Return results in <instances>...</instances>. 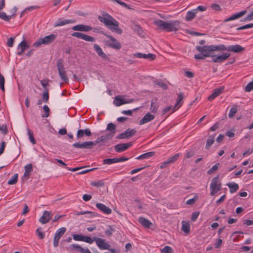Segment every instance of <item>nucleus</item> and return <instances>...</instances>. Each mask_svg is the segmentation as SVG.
<instances>
[{
  "mask_svg": "<svg viewBox=\"0 0 253 253\" xmlns=\"http://www.w3.org/2000/svg\"><path fill=\"white\" fill-rule=\"evenodd\" d=\"M196 48L201 53L194 55V58L196 59L204 60L206 57H211L212 62L221 63L226 60L230 55L229 53H224L219 55L212 54V52L214 51H227V47L223 44L197 46Z\"/></svg>",
  "mask_w": 253,
  "mask_h": 253,
  "instance_id": "nucleus-1",
  "label": "nucleus"
},
{
  "mask_svg": "<svg viewBox=\"0 0 253 253\" xmlns=\"http://www.w3.org/2000/svg\"><path fill=\"white\" fill-rule=\"evenodd\" d=\"M98 19L111 31L118 34H122L123 31L119 28V22L108 13L103 12L102 15H99Z\"/></svg>",
  "mask_w": 253,
  "mask_h": 253,
  "instance_id": "nucleus-2",
  "label": "nucleus"
},
{
  "mask_svg": "<svg viewBox=\"0 0 253 253\" xmlns=\"http://www.w3.org/2000/svg\"><path fill=\"white\" fill-rule=\"evenodd\" d=\"M154 23L161 29L166 30L168 32H176L179 27L180 21L174 20L168 22L162 20H158Z\"/></svg>",
  "mask_w": 253,
  "mask_h": 253,
  "instance_id": "nucleus-3",
  "label": "nucleus"
},
{
  "mask_svg": "<svg viewBox=\"0 0 253 253\" xmlns=\"http://www.w3.org/2000/svg\"><path fill=\"white\" fill-rule=\"evenodd\" d=\"M57 36L54 34H50L45 36L43 38H40L33 44V46L38 47L42 44H49L54 41Z\"/></svg>",
  "mask_w": 253,
  "mask_h": 253,
  "instance_id": "nucleus-4",
  "label": "nucleus"
},
{
  "mask_svg": "<svg viewBox=\"0 0 253 253\" xmlns=\"http://www.w3.org/2000/svg\"><path fill=\"white\" fill-rule=\"evenodd\" d=\"M56 65L60 78L63 82L68 83L69 79L65 70L63 60L61 58L58 59Z\"/></svg>",
  "mask_w": 253,
  "mask_h": 253,
  "instance_id": "nucleus-5",
  "label": "nucleus"
},
{
  "mask_svg": "<svg viewBox=\"0 0 253 253\" xmlns=\"http://www.w3.org/2000/svg\"><path fill=\"white\" fill-rule=\"evenodd\" d=\"M221 189V184L219 182V175L212 178L210 184L211 195L214 196L215 193Z\"/></svg>",
  "mask_w": 253,
  "mask_h": 253,
  "instance_id": "nucleus-6",
  "label": "nucleus"
},
{
  "mask_svg": "<svg viewBox=\"0 0 253 253\" xmlns=\"http://www.w3.org/2000/svg\"><path fill=\"white\" fill-rule=\"evenodd\" d=\"M106 37L110 40V41L107 42V44L108 46L117 50L121 48V44L115 38L109 35H106Z\"/></svg>",
  "mask_w": 253,
  "mask_h": 253,
  "instance_id": "nucleus-7",
  "label": "nucleus"
},
{
  "mask_svg": "<svg viewBox=\"0 0 253 253\" xmlns=\"http://www.w3.org/2000/svg\"><path fill=\"white\" fill-rule=\"evenodd\" d=\"M66 229L65 227H61L56 232L54 239H53V246L57 247L59 244V241L60 238L64 235L66 232Z\"/></svg>",
  "mask_w": 253,
  "mask_h": 253,
  "instance_id": "nucleus-8",
  "label": "nucleus"
},
{
  "mask_svg": "<svg viewBox=\"0 0 253 253\" xmlns=\"http://www.w3.org/2000/svg\"><path fill=\"white\" fill-rule=\"evenodd\" d=\"M95 242L97 246L100 250L109 249V247H110V245L109 243L106 242L105 240L104 239L96 237Z\"/></svg>",
  "mask_w": 253,
  "mask_h": 253,
  "instance_id": "nucleus-9",
  "label": "nucleus"
},
{
  "mask_svg": "<svg viewBox=\"0 0 253 253\" xmlns=\"http://www.w3.org/2000/svg\"><path fill=\"white\" fill-rule=\"evenodd\" d=\"M136 132V131L135 129L129 128L126 130L118 135L117 138L119 139L129 138L134 135Z\"/></svg>",
  "mask_w": 253,
  "mask_h": 253,
  "instance_id": "nucleus-10",
  "label": "nucleus"
},
{
  "mask_svg": "<svg viewBox=\"0 0 253 253\" xmlns=\"http://www.w3.org/2000/svg\"><path fill=\"white\" fill-rule=\"evenodd\" d=\"M72 36L74 37H76L78 39L84 40V41L87 42H95V39L93 37L85 35L82 33L74 32L72 34Z\"/></svg>",
  "mask_w": 253,
  "mask_h": 253,
  "instance_id": "nucleus-11",
  "label": "nucleus"
},
{
  "mask_svg": "<svg viewBox=\"0 0 253 253\" xmlns=\"http://www.w3.org/2000/svg\"><path fill=\"white\" fill-rule=\"evenodd\" d=\"M131 145V143H120L115 146L114 149L117 152H122L127 149Z\"/></svg>",
  "mask_w": 253,
  "mask_h": 253,
  "instance_id": "nucleus-12",
  "label": "nucleus"
},
{
  "mask_svg": "<svg viewBox=\"0 0 253 253\" xmlns=\"http://www.w3.org/2000/svg\"><path fill=\"white\" fill-rule=\"evenodd\" d=\"M52 213L50 211H45L42 217H40L39 221L42 224H45L48 222L51 219Z\"/></svg>",
  "mask_w": 253,
  "mask_h": 253,
  "instance_id": "nucleus-13",
  "label": "nucleus"
},
{
  "mask_svg": "<svg viewBox=\"0 0 253 253\" xmlns=\"http://www.w3.org/2000/svg\"><path fill=\"white\" fill-rule=\"evenodd\" d=\"M72 30L76 31L88 32L92 29V27L88 25L79 24L72 27Z\"/></svg>",
  "mask_w": 253,
  "mask_h": 253,
  "instance_id": "nucleus-14",
  "label": "nucleus"
},
{
  "mask_svg": "<svg viewBox=\"0 0 253 253\" xmlns=\"http://www.w3.org/2000/svg\"><path fill=\"white\" fill-rule=\"evenodd\" d=\"M245 48L239 44L231 45L227 46V51L229 52L240 53L243 52Z\"/></svg>",
  "mask_w": 253,
  "mask_h": 253,
  "instance_id": "nucleus-15",
  "label": "nucleus"
},
{
  "mask_svg": "<svg viewBox=\"0 0 253 253\" xmlns=\"http://www.w3.org/2000/svg\"><path fill=\"white\" fill-rule=\"evenodd\" d=\"M94 49L97 53L98 55L101 57L102 59L104 60H109V58L108 56L106 55V54L103 51L101 48L100 47V46L97 44H94L93 45Z\"/></svg>",
  "mask_w": 253,
  "mask_h": 253,
  "instance_id": "nucleus-16",
  "label": "nucleus"
},
{
  "mask_svg": "<svg viewBox=\"0 0 253 253\" xmlns=\"http://www.w3.org/2000/svg\"><path fill=\"white\" fill-rule=\"evenodd\" d=\"M134 56L139 58L148 59L150 60H153L156 58V55L152 53L144 54L142 53H136L134 54Z\"/></svg>",
  "mask_w": 253,
  "mask_h": 253,
  "instance_id": "nucleus-17",
  "label": "nucleus"
},
{
  "mask_svg": "<svg viewBox=\"0 0 253 253\" xmlns=\"http://www.w3.org/2000/svg\"><path fill=\"white\" fill-rule=\"evenodd\" d=\"M29 47L30 46L27 44V42L25 40L22 41L18 46V49H20V51L17 52V55H21L25 50L28 49Z\"/></svg>",
  "mask_w": 253,
  "mask_h": 253,
  "instance_id": "nucleus-18",
  "label": "nucleus"
},
{
  "mask_svg": "<svg viewBox=\"0 0 253 253\" xmlns=\"http://www.w3.org/2000/svg\"><path fill=\"white\" fill-rule=\"evenodd\" d=\"M224 88V87L222 86L214 89L212 94L208 97V100L209 101H212L218 96L223 92Z\"/></svg>",
  "mask_w": 253,
  "mask_h": 253,
  "instance_id": "nucleus-19",
  "label": "nucleus"
},
{
  "mask_svg": "<svg viewBox=\"0 0 253 253\" xmlns=\"http://www.w3.org/2000/svg\"><path fill=\"white\" fill-rule=\"evenodd\" d=\"M76 22L75 19H58L57 21L55 23L54 27H59L69 23H74Z\"/></svg>",
  "mask_w": 253,
  "mask_h": 253,
  "instance_id": "nucleus-20",
  "label": "nucleus"
},
{
  "mask_svg": "<svg viewBox=\"0 0 253 253\" xmlns=\"http://www.w3.org/2000/svg\"><path fill=\"white\" fill-rule=\"evenodd\" d=\"M247 12L246 10L240 11L238 13H235L228 18L225 19L224 20V22H227L231 20H233L238 18H239L244 15Z\"/></svg>",
  "mask_w": 253,
  "mask_h": 253,
  "instance_id": "nucleus-21",
  "label": "nucleus"
},
{
  "mask_svg": "<svg viewBox=\"0 0 253 253\" xmlns=\"http://www.w3.org/2000/svg\"><path fill=\"white\" fill-rule=\"evenodd\" d=\"M96 206L100 211L105 214H109L112 212V210L110 208L102 203H97Z\"/></svg>",
  "mask_w": 253,
  "mask_h": 253,
  "instance_id": "nucleus-22",
  "label": "nucleus"
},
{
  "mask_svg": "<svg viewBox=\"0 0 253 253\" xmlns=\"http://www.w3.org/2000/svg\"><path fill=\"white\" fill-rule=\"evenodd\" d=\"M154 116L150 113H147L140 121L139 125H142L154 119Z\"/></svg>",
  "mask_w": 253,
  "mask_h": 253,
  "instance_id": "nucleus-23",
  "label": "nucleus"
},
{
  "mask_svg": "<svg viewBox=\"0 0 253 253\" xmlns=\"http://www.w3.org/2000/svg\"><path fill=\"white\" fill-rule=\"evenodd\" d=\"M125 99L123 98V96L121 95L117 96L115 97L114 100V104L116 106H120L123 104H126Z\"/></svg>",
  "mask_w": 253,
  "mask_h": 253,
  "instance_id": "nucleus-24",
  "label": "nucleus"
},
{
  "mask_svg": "<svg viewBox=\"0 0 253 253\" xmlns=\"http://www.w3.org/2000/svg\"><path fill=\"white\" fill-rule=\"evenodd\" d=\"M138 221L140 224L146 228H150V226L153 225L149 220L143 217H139Z\"/></svg>",
  "mask_w": 253,
  "mask_h": 253,
  "instance_id": "nucleus-25",
  "label": "nucleus"
},
{
  "mask_svg": "<svg viewBox=\"0 0 253 253\" xmlns=\"http://www.w3.org/2000/svg\"><path fill=\"white\" fill-rule=\"evenodd\" d=\"M24 169L25 172L24 173L23 177L22 178L23 180L24 178L25 177H27V178H29L30 173L33 171V167L31 164H29L25 166Z\"/></svg>",
  "mask_w": 253,
  "mask_h": 253,
  "instance_id": "nucleus-26",
  "label": "nucleus"
},
{
  "mask_svg": "<svg viewBox=\"0 0 253 253\" xmlns=\"http://www.w3.org/2000/svg\"><path fill=\"white\" fill-rule=\"evenodd\" d=\"M196 14V9H193L192 10L188 11L185 16V20L187 21H190L193 20Z\"/></svg>",
  "mask_w": 253,
  "mask_h": 253,
  "instance_id": "nucleus-27",
  "label": "nucleus"
},
{
  "mask_svg": "<svg viewBox=\"0 0 253 253\" xmlns=\"http://www.w3.org/2000/svg\"><path fill=\"white\" fill-rule=\"evenodd\" d=\"M183 98V93L182 92L179 93L178 94V97H177L176 102L174 106L173 107L172 112H175L180 107V106H178V105L181 102V101H182Z\"/></svg>",
  "mask_w": 253,
  "mask_h": 253,
  "instance_id": "nucleus-28",
  "label": "nucleus"
},
{
  "mask_svg": "<svg viewBox=\"0 0 253 253\" xmlns=\"http://www.w3.org/2000/svg\"><path fill=\"white\" fill-rule=\"evenodd\" d=\"M155 154V152H149L146 153L141 155L136 158L137 160H143L145 159H148L150 157H153Z\"/></svg>",
  "mask_w": 253,
  "mask_h": 253,
  "instance_id": "nucleus-29",
  "label": "nucleus"
},
{
  "mask_svg": "<svg viewBox=\"0 0 253 253\" xmlns=\"http://www.w3.org/2000/svg\"><path fill=\"white\" fill-rule=\"evenodd\" d=\"M227 185L230 188V192L231 193L236 192L239 189V185L238 184L233 182L227 184Z\"/></svg>",
  "mask_w": 253,
  "mask_h": 253,
  "instance_id": "nucleus-30",
  "label": "nucleus"
},
{
  "mask_svg": "<svg viewBox=\"0 0 253 253\" xmlns=\"http://www.w3.org/2000/svg\"><path fill=\"white\" fill-rule=\"evenodd\" d=\"M190 226L188 222L183 221L182 222L181 230L186 234L190 232Z\"/></svg>",
  "mask_w": 253,
  "mask_h": 253,
  "instance_id": "nucleus-31",
  "label": "nucleus"
},
{
  "mask_svg": "<svg viewBox=\"0 0 253 253\" xmlns=\"http://www.w3.org/2000/svg\"><path fill=\"white\" fill-rule=\"evenodd\" d=\"M83 143V149H91L95 143L93 141H85Z\"/></svg>",
  "mask_w": 253,
  "mask_h": 253,
  "instance_id": "nucleus-32",
  "label": "nucleus"
},
{
  "mask_svg": "<svg viewBox=\"0 0 253 253\" xmlns=\"http://www.w3.org/2000/svg\"><path fill=\"white\" fill-rule=\"evenodd\" d=\"M115 128L116 127H106V129L110 131V133L105 135L107 140H110L112 138L115 133Z\"/></svg>",
  "mask_w": 253,
  "mask_h": 253,
  "instance_id": "nucleus-33",
  "label": "nucleus"
},
{
  "mask_svg": "<svg viewBox=\"0 0 253 253\" xmlns=\"http://www.w3.org/2000/svg\"><path fill=\"white\" fill-rule=\"evenodd\" d=\"M27 133H28V135L29 136V139L30 142L33 144H35L36 143V141L34 138V133H33V131H32L29 128H28L27 129Z\"/></svg>",
  "mask_w": 253,
  "mask_h": 253,
  "instance_id": "nucleus-34",
  "label": "nucleus"
},
{
  "mask_svg": "<svg viewBox=\"0 0 253 253\" xmlns=\"http://www.w3.org/2000/svg\"><path fill=\"white\" fill-rule=\"evenodd\" d=\"M214 141V136L212 135H211L209 137V138L207 140L205 148L206 149H209V148L212 145Z\"/></svg>",
  "mask_w": 253,
  "mask_h": 253,
  "instance_id": "nucleus-35",
  "label": "nucleus"
},
{
  "mask_svg": "<svg viewBox=\"0 0 253 253\" xmlns=\"http://www.w3.org/2000/svg\"><path fill=\"white\" fill-rule=\"evenodd\" d=\"M180 156V154L178 153H177L175 154L174 156L169 158L167 161H168V163L169 164H173L175 163L176 161L178 160Z\"/></svg>",
  "mask_w": 253,
  "mask_h": 253,
  "instance_id": "nucleus-36",
  "label": "nucleus"
},
{
  "mask_svg": "<svg viewBox=\"0 0 253 253\" xmlns=\"http://www.w3.org/2000/svg\"><path fill=\"white\" fill-rule=\"evenodd\" d=\"M18 174L17 173H15L12 176V177L10 179H9L8 182H7V183L9 184V185H13V184H15L16 183V182H17V180H18Z\"/></svg>",
  "mask_w": 253,
  "mask_h": 253,
  "instance_id": "nucleus-37",
  "label": "nucleus"
},
{
  "mask_svg": "<svg viewBox=\"0 0 253 253\" xmlns=\"http://www.w3.org/2000/svg\"><path fill=\"white\" fill-rule=\"evenodd\" d=\"M95 239H96V236L91 238L89 236L84 235L83 241L88 244H92L93 242H95Z\"/></svg>",
  "mask_w": 253,
  "mask_h": 253,
  "instance_id": "nucleus-38",
  "label": "nucleus"
},
{
  "mask_svg": "<svg viewBox=\"0 0 253 253\" xmlns=\"http://www.w3.org/2000/svg\"><path fill=\"white\" fill-rule=\"evenodd\" d=\"M49 99L48 89H44L42 92V100L44 103H47Z\"/></svg>",
  "mask_w": 253,
  "mask_h": 253,
  "instance_id": "nucleus-39",
  "label": "nucleus"
},
{
  "mask_svg": "<svg viewBox=\"0 0 253 253\" xmlns=\"http://www.w3.org/2000/svg\"><path fill=\"white\" fill-rule=\"evenodd\" d=\"M90 185L92 186L96 187H100L104 186V182L102 180H99L98 181H92L90 183Z\"/></svg>",
  "mask_w": 253,
  "mask_h": 253,
  "instance_id": "nucleus-40",
  "label": "nucleus"
},
{
  "mask_svg": "<svg viewBox=\"0 0 253 253\" xmlns=\"http://www.w3.org/2000/svg\"><path fill=\"white\" fill-rule=\"evenodd\" d=\"M36 233L40 239H43L45 237V234L42 232L41 227H39L36 230Z\"/></svg>",
  "mask_w": 253,
  "mask_h": 253,
  "instance_id": "nucleus-41",
  "label": "nucleus"
},
{
  "mask_svg": "<svg viewBox=\"0 0 253 253\" xmlns=\"http://www.w3.org/2000/svg\"><path fill=\"white\" fill-rule=\"evenodd\" d=\"M70 250H76L77 251L81 252L83 251V249L81 246L77 244H72L68 248Z\"/></svg>",
  "mask_w": 253,
  "mask_h": 253,
  "instance_id": "nucleus-42",
  "label": "nucleus"
},
{
  "mask_svg": "<svg viewBox=\"0 0 253 253\" xmlns=\"http://www.w3.org/2000/svg\"><path fill=\"white\" fill-rule=\"evenodd\" d=\"M11 18L12 16L7 15L4 12L0 11V18L4 20L5 21H9Z\"/></svg>",
  "mask_w": 253,
  "mask_h": 253,
  "instance_id": "nucleus-43",
  "label": "nucleus"
},
{
  "mask_svg": "<svg viewBox=\"0 0 253 253\" xmlns=\"http://www.w3.org/2000/svg\"><path fill=\"white\" fill-rule=\"evenodd\" d=\"M4 78L3 76L0 73V89L3 91L4 92Z\"/></svg>",
  "mask_w": 253,
  "mask_h": 253,
  "instance_id": "nucleus-44",
  "label": "nucleus"
},
{
  "mask_svg": "<svg viewBox=\"0 0 253 253\" xmlns=\"http://www.w3.org/2000/svg\"><path fill=\"white\" fill-rule=\"evenodd\" d=\"M219 163H217L213 165L211 169H209L207 171L208 174H211L213 173L215 171L217 170L218 169Z\"/></svg>",
  "mask_w": 253,
  "mask_h": 253,
  "instance_id": "nucleus-45",
  "label": "nucleus"
},
{
  "mask_svg": "<svg viewBox=\"0 0 253 253\" xmlns=\"http://www.w3.org/2000/svg\"><path fill=\"white\" fill-rule=\"evenodd\" d=\"M115 231V229L113 228L112 226L110 225L108 229H106L105 231V235L108 236H111L113 232Z\"/></svg>",
  "mask_w": 253,
  "mask_h": 253,
  "instance_id": "nucleus-46",
  "label": "nucleus"
},
{
  "mask_svg": "<svg viewBox=\"0 0 253 253\" xmlns=\"http://www.w3.org/2000/svg\"><path fill=\"white\" fill-rule=\"evenodd\" d=\"M133 29L137 34L139 36L142 35V30L140 26L137 25H135L133 28Z\"/></svg>",
  "mask_w": 253,
  "mask_h": 253,
  "instance_id": "nucleus-47",
  "label": "nucleus"
},
{
  "mask_svg": "<svg viewBox=\"0 0 253 253\" xmlns=\"http://www.w3.org/2000/svg\"><path fill=\"white\" fill-rule=\"evenodd\" d=\"M155 84L158 85H159L160 87L162 88L163 89L166 90L168 89V85L164 83H163L162 81H155Z\"/></svg>",
  "mask_w": 253,
  "mask_h": 253,
  "instance_id": "nucleus-48",
  "label": "nucleus"
},
{
  "mask_svg": "<svg viewBox=\"0 0 253 253\" xmlns=\"http://www.w3.org/2000/svg\"><path fill=\"white\" fill-rule=\"evenodd\" d=\"M161 253H172L173 251L170 247L166 246L161 249Z\"/></svg>",
  "mask_w": 253,
  "mask_h": 253,
  "instance_id": "nucleus-49",
  "label": "nucleus"
},
{
  "mask_svg": "<svg viewBox=\"0 0 253 253\" xmlns=\"http://www.w3.org/2000/svg\"><path fill=\"white\" fill-rule=\"evenodd\" d=\"M211 7L215 11H220L221 10V6L216 3H212L211 5Z\"/></svg>",
  "mask_w": 253,
  "mask_h": 253,
  "instance_id": "nucleus-50",
  "label": "nucleus"
},
{
  "mask_svg": "<svg viewBox=\"0 0 253 253\" xmlns=\"http://www.w3.org/2000/svg\"><path fill=\"white\" fill-rule=\"evenodd\" d=\"M237 111V109L236 107H232L229 111L228 114V117L230 118H232L234 116L235 114L236 113Z\"/></svg>",
  "mask_w": 253,
  "mask_h": 253,
  "instance_id": "nucleus-51",
  "label": "nucleus"
},
{
  "mask_svg": "<svg viewBox=\"0 0 253 253\" xmlns=\"http://www.w3.org/2000/svg\"><path fill=\"white\" fill-rule=\"evenodd\" d=\"M245 90L246 92H250L253 90V81L247 84Z\"/></svg>",
  "mask_w": 253,
  "mask_h": 253,
  "instance_id": "nucleus-52",
  "label": "nucleus"
},
{
  "mask_svg": "<svg viewBox=\"0 0 253 253\" xmlns=\"http://www.w3.org/2000/svg\"><path fill=\"white\" fill-rule=\"evenodd\" d=\"M84 235L82 234H74L73 235V239L75 241H83Z\"/></svg>",
  "mask_w": 253,
  "mask_h": 253,
  "instance_id": "nucleus-53",
  "label": "nucleus"
},
{
  "mask_svg": "<svg viewBox=\"0 0 253 253\" xmlns=\"http://www.w3.org/2000/svg\"><path fill=\"white\" fill-rule=\"evenodd\" d=\"M253 27V23H251L249 24H247L246 25L238 27L237 28V30L239 31L241 30H244L248 28H251Z\"/></svg>",
  "mask_w": 253,
  "mask_h": 253,
  "instance_id": "nucleus-54",
  "label": "nucleus"
},
{
  "mask_svg": "<svg viewBox=\"0 0 253 253\" xmlns=\"http://www.w3.org/2000/svg\"><path fill=\"white\" fill-rule=\"evenodd\" d=\"M102 163L103 165H111L114 163L113 158H108L103 160Z\"/></svg>",
  "mask_w": 253,
  "mask_h": 253,
  "instance_id": "nucleus-55",
  "label": "nucleus"
},
{
  "mask_svg": "<svg viewBox=\"0 0 253 253\" xmlns=\"http://www.w3.org/2000/svg\"><path fill=\"white\" fill-rule=\"evenodd\" d=\"M43 109L45 112V114L42 115L43 117H47L49 116V109L47 105H44Z\"/></svg>",
  "mask_w": 253,
  "mask_h": 253,
  "instance_id": "nucleus-56",
  "label": "nucleus"
},
{
  "mask_svg": "<svg viewBox=\"0 0 253 253\" xmlns=\"http://www.w3.org/2000/svg\"><path fill=\"white\" fill-rule=\"evenodd\" d=\"M200 213L199 211H194L192 213L191 220L192 221H195L196 220L198 216H199Z\"/></svg>",
  "mask_w": 253,
  "mask_h": 253,
  "instance_id": "nucleus-57",
  "label": "nucleus"
},
{
  "mask_svg": "<svg viewBox=\"0 0 253 253\" xmlns=\"http://www.w3.org/2000/svg\"><path fill=\"white\" fill-rule=\"evenodd\" d=\"M113 1L117 2L118 3L120 4L122 6H123L127 9H130V7L127 4L122 1L120 0H113Z\"/></svg>",
  "mask_w": 253,
  "mask_h": 253,
  "instance_id": "nucleus-58",
  "label": "nucleus"
},
{
  "mask_svg": "<svg viewBox=\"0 0 253 253\" xmlns=\"http://www.w3.org/2000/svg\"><path fill=\"white\" fill-rule=\"evenodd\" d=\"M186 33L193 36H200L203 35L200 33L190 31L189 30H186Z\"/></svg>",
  "mask_w": 253,
  "mask_h": 253,
  "instance_id": "nucleus-59",
  "label": "nucleus"
},
{
  "mask_svg": "<svg viewBox=\"0 0 253 253\" xmlns=\"http://www.w3.org/2000/svg\"><path fill=\"white\" fill-rule=\"evenodd\" d=\"M172 109H173V107H172L171 106H168L166 108H165L163 110L162 113L163 114H165L168 113L170 110H171V113H173V112H172Z\"/></svg>",
  "mask_w": 253,
  "mask_h": 253,
  "instance_id": "nucleus-60",
  "label": "nucleus"
},
{
  "mask_svg": "<svg viewBox=\"0 0 253 253\" xmlns=\"http://www.w3.org/2000/svg\"><path fill=\"white\" fill-rule=\"evenodd\" d=\"M222 243V240L221 239H218L216 242L214 244L215 248H218L220 247Z\"/></svg>",
  "mask_w": 253,
  "mask_h": 253,
  "instance_id": "nucleus-61",
  "label": "nucleus"
},
{
  "mask_svg": "<svg viewBox=\"0 0 253 253\" xmlns=\"http://www.w3.org/2000/svg\"><path fill=\"white\" fill-rule=\"evenodd\" d=\"M92 198V196L90 195L84 194L83 196V199L84 201H88Z\"/></svg>",
  "mask_w": 253,
  "mask_h": 253,
  "instance_id": "nucleus-62",
  "label": "nucleus"
},
{
  "mask_svg": "<svg viewBox=\"0 0 253 253\" xmlns=\"http://www.w3.org/2000/svg\"><path fill=\"white\" fill-rule=\"evenodd\" d=\"M14 38H10L8 39L7 44L9 47H12L13 44Z\"/></svg>",
  "mask_w": 253,
  "mask_h": 253,
  "instance_id": "nucleus-63",
  "label": "nucleus"
},
{
  "mask_svg": "<svg viewBox=\"0 0 253 253\" xmlns=\"http://www.w3.org/2000/svg\"><path fill=\"white\" fill-rule=\"evenodd\" d=\"M108 250H109L111 253H120L121 252V251L120 249H112V248H110V247H109V249H107Z\"/></svg>",
  "mask_w": 253,
  "mask_h": 253,
  "instance_id": "nucleus-64",
  "label": "nucleus"
}]
</instances>
